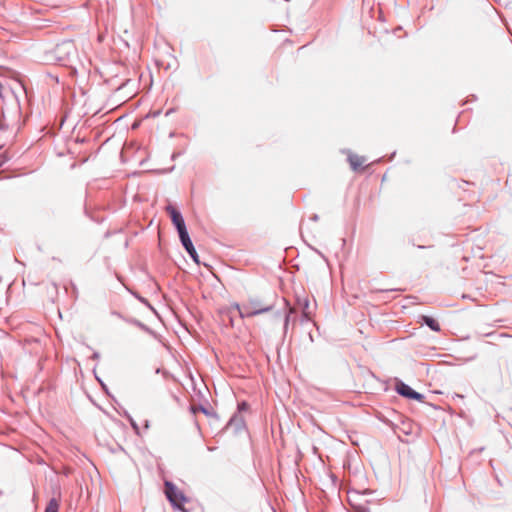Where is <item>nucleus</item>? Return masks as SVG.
<instances>
[{"mask_svg": "<svg viewBox=\"0 0 512 512\" xmlns=\"http://www.w3.org/2000/svg\"><path fill=\"white\" fill-rule=\"evenodd\" d=\"M270 310L269 306H266L262 303L258 298H250L246 303L239 305L238 303H233L227 308V313L230 317V325L234 326L233 318L231 314L233 311L239 313L241 318L244 317H252Z\"/></svg>", "mask_w": 512, "mask_h": 512, "instance_id": "nucleus-1", "label": "nucleus"}, {"mask_svg": "<svg viewBox=\"0 0 512 512\" xmlns=\"http://www.w3.org/2000/svg\"><path fill=\"white\" fill-rule=\"evenodd\" d=\"M165 494L171 504L182 511H185V503L188 502V498L184 495L176 485L166 481L165 482Z\"/></svg>", "mask_w": 512, "mask_h": 512, "instance_id": "nucleus-2", "label": "nucleus"}, {"mask_svg": "<svg viewBox=\"0 0 512 512\" xmlns=\"http://www.w3.org/2000/svg\"><path fill=\"white\" fill-rule=\"evenodd\" d=\"M166 211L169 214L172 223L175 225V227L178 231L179 237L187 234L188 232H187V229L185 226L184 219H183L181 213L177 210V208H175L172 205H168L166 207Z\"/></svg>", "mask_w": 512, "mask_h": 512, "instance_id": "nucleus-3", "label": "nucleus"}, {"mask_svg": "<svg viewBox=\"0 0 512 512\" xmlns=\"http://www.w3.org/2000/svg\"><path fill=\"white\" fill-rule=\"evenodd\" d=\"M180 240H181L182 245L184 246V248L188 252V254L198 264L199 263L198 254H197V252H196V250H195V248L193 246V243H192L188 233L185 234V235L180 236Z\"/></svg>", "mask_w": 512, "mask_h": 512, "instance_id": "nucleus-4", "label": "nucleus"}, {"mask_svg": "<svg viewBox=\"0 0 512 512\" xmlns=\"http://www.w3.org/2000/svg\"><path fill=\"white\" fill-rule=\"evenodd\" d=\"M397 392L402 395V396H405L407 398H410V399H415V400H421L422 399V395L419 394L418 392L414 391L410 386L404 384V383H400L397 385Z\"/></svg>", "mask_w": 512, "mask_h": 512, "instance_id": "nucleus-5", "label": "nucleus"}, {"mask_svg": "<svg viewBox=\"0 0 512 512\" xmlns=\"http://www.w3.org/2000/svg\"><path fill=\"white\" fill-rule=\"evenodd\" d=\"M348 161L351 166V168L354 171H357L361 168H363L364 164L366 163V158L357 154H350L348 156Z\"/></svg>", "mask_w": 512, "mask_h": 512, "instance_id": "nucleus-6", "label": "nucleus"}, {"mask_svg": "<svg viewBox=\"0 0 512 512\" xmlns=\"http://www.w3.org/2000/svg\"><path fill=\"white\" fill-rule=\"evenodd\" d=\"M298 304L302 309V314L307 320H312L313 317V309L311 304L307 298L298 299Z\"/></svg>", "mask_w": 512, "mask_h": 512, "instance_id": "nucleus-7", "label": "nucleus"}, {"mask_svg": "<svg viewBox=\"0 0 512 512\" xmlns=\"http://www.w3.org/2000/svg\"><path fill=\"white\" fill-rule=\"evenodd\" d=\"M57 50H58V53H61L63 51V52H66L67 55L76 53L75 45L71 41L64 42L61 45H58Z\"/></svg>", "mask_w": 512, "mask_h": 512, "instance_id": "nucleus-8", "label": "nucleus"}, {"mask_svg": "<svg viewBox=\"0 0 512 512\" xmlns=\"http://www.w3.org/2000/svg\"><path fill=\"white\" fill-rule=\"evenodd\" d=\"M59 506H60L59 500H57L56 498H52L48 502V504L45 508V512H58Z\"/></svg>", "mask_w": 512, "mask_h": 512, "instance_id": "nucleus-9", "label": "nucleus"}, {"mask_svg": "<svg viewBox=\"0 0 512 512\" xmlns=\"http://www.w3.org/2000/svg\"><path fill=\"white\" fill-rule=\"evenodd\" d=\"M423 320L433 331H440L439 323L432 317L423 316Z\"/></svg>", "mask_w": 512, "mask_h": 512, "instance_id": "nucleus-10", "label": "nucleus"}, {"mask_svg": "<svg viewBox=\"0 0 512 512\" xmlns=\"http://www.w3.org/2000/svg\"><path fill=\"white\" fill-rule=\"evenodd\" d=\"M247 408H248V404L246 402H242L241 404H239L240 410H246Z\"/></svg>", "mask_w": 512, "mask_h": 512, "instance_id": "nucleus-11", "label": "nucleus"}]
</instances>
